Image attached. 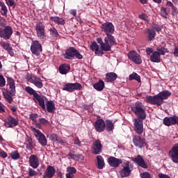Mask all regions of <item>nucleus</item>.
I'll return each instance as SVG.
<instances>
[{
	"label": "nucleus",
	"mask_w": 178,
	"mask_h": 178,
	"mask_svg": "<svg viewBox=\"0 0 178 178\" xmlns=\"http://www.w3.org/2000/svg\"><path fill=\"white\" fill-rule=\"evenodd\" d=\"M64 58L65 59H73V58H76V59H83V55H81L80 51H79L76 48L70 47L65 51Z\"/></svg>",
	"instance_id": "obj_6"
},
{
	"label": "nucleus",
	"mask_w": 178,
	"mask_h": 178,
	"mask_svg": "<svg viewBox=\"0 0 178 178\" xmlns=\"http://www.w3.org/2000/svg\"><path fill=\"white\" fill-rule=\"evenodd\" d=\"M159 97L161 98V99L163 101L164 99H168L170 95H172V92L168 91V90H163L162 92H160L159 93Z\"/></svg>",
	"instance_id": "obj_33"
},
{
	"label": "nucleus",
	"mask_w": 178,
	"mask_h": 178,
	"mask_svg": "<svg viewBox=\"0 0 178 178\" xmlns=\"http://www.w3.org/2000/svg\"><path fill=\"white\" fill-rule=\"evenodd\" d=\"M150 60L155 63H161V54L158 51H154L150 56Z\"/></svg>",
	"instance_id": "obj_28"
},
{
	"label": "nucleus",
	"mask_w": 178,
	"mask_h": 178,
	"mask_svg": "<svg viewBox=\"0 0 178 178\" xmlns=\"http://www.w3.org/2000/svg\"><path fill=\"white\" fill-rule=\"evenodd\" d=\"M93 154L95 155H98L99 152L102 151V145H101V142L99 140H95L93 143Z\"/></svg>",
	"instance_id": "obj_25"
},
{
	"label": "nucleus",
	"mask_w": 178,
	"mask_h": 178,
	"mask_svg": "<svg viewBox=\"0 0 178 178\" xmlns=\"http://www.w3.org/2000/svg\"><path fill=\"white\" fill-rule=\"evenodd\" d=\"M146 102H148L149 104H152V105H154V102H155L154 96H147Z\"/></svg>",
	"instance_id": "obj_44"
},
{
	"label": "nucleus",
	"mask_w": 178,
	"mask_h": 178,
	"mask_svg": "<svg viewBox=\"0 0 178 178\" xmlns=\"http://www.w3.org/2000/svg\"><path fill=\"white\" fill-rule=\"evenodd\" d=\"M31 130L38 140L40 144H41L42 147H45L47 145V138H45V135H44V134L40 132V130L35 129L34 127H31Z\"/></svg>",
	"instance_id": "obj_8"
},
{
	"label": "nucleus",
	"mask_w": 178,
	"mask_h": 178,
	"mask_svg": "<svg viewBox=\"0 0 178 178\" xmlns=\"http://www.w3.org/2000/svg\"><path fill=\"white\" fill-rule=\"evenodd\" d=\"M133 143L135 147H138V148H143V147H145V145H147L145 138H141L138 136H134Z\"/></svg>",
	"instance_id": "obj_17"
},
{
	"label": "nucleus",
	"mask_w": 178,
	"mask_h": 178,
	"mask_svg": "<svg viewBox=\"0 0 178 178\" xmlns=\"http://www.w3.org/2000/svg\"><path fill=\"white\" fill-rule=\"evenodd\" d=\"M50 34L51 35H52V37H57L58 35H59V34L58 33V31H56L55 28L50 29Z\"/></svg>",
	"instance_id": "obj_49"
},
{
	"label": "nucleus",
	"mask_w": 178,
	"mask_h": 178,
	"mask_svg": "<svg viewBox=\"0 0 178 178\" xmlns=\"http://www.w3.org/2000/svg\"><path fill=\"white\" fill-rule=\"evenodd\" d=\"M177 120H178V117L172 116V117H165L163 119V122L165 126H173L175 124H177Z\"/></svg>",
	"instance_id": "obj_19"
},
{
	"label": "nucleus",
	"mask_w": 178,
	"mask_h": 178,
	"mask_svg": "<svg viewBox=\"0 0 178 178\" xmlns=\"http://www.w3.org/2000/svg\"><path fill=\"white\" fill-rule=\"evenodd\" d=\"M101 29L106 35H111V34H113L115 31V26L111 22H106L102 24Z\"/></svg>",
	"instance_id": "obj_11"
},
{
	"label": "nucleus",
	"mask_w": 178,
	"mask_h": 178,
	"mask_svg": "<svg viewBox=\"0 0 178 178\" xmlns=\"http://www.w3.org/2000/svg\"><path fill=\"white\" fill-rule=\"evenodd\" d=\"M157 52L160 54V55H165V54H168V52H169V51L168 50V49L165 48V47H158L156 49Z\"/></svg>",
	"instance_id": "obj_42"
},
{
	"label": "nucleus",
	"mask_w": 178,
	"mask_h": 178,
	"mask_svg": "<svg viewBox=\"0 0 178 178\" xmlns=\"http://www.w3.org/2000/svg\"><path fill=\"white\" fill-rule=\"evenodd\" d=\"M17 120L12 117H10L6 121H5L6 127H15V126H17Z\"/></svg>",
	"instance_id": "obj_27"
},
{
	"label": "nucleus",
	"mask_w": 178,
	"mask_h": 178,
	"mask_svg": "<svg viewBox=\"0 0 178 178\" xmlns=\"http://www.w3.org/2000/svg\"><path fill=\"white\" fill-rule=\"evenodd\" d=\"M134 165L129 161H124L122 164V168L119 171V177L122 178L129 177L130 175H131V172H133V169Z\"/></svg>",
	"instance_id": "obj_3"
},
{
	"label": "nucleus",
	"mask_w": 178,
	"mask_h": 178,
	"mask_svg": "<svg viewBox=\"0 0 178 178\" xmlns=\"http://www.w3.org/2000/svg\"><path fill=\"white\" fill-rule=\"evenodd\" d=\"M25 145H26L27 149H31L33 148V140H31V138L27 137L26 138Z\"/></svg>",
	"instance_id": "obj_39"
},
{
	"label": "nucleus",
	"mask_w": 178,
	"mask_h": 178,
	"mask_svg": "<svg viewBox=\"0 0 178 178\" xmlns=\"http://www.w3.org/2000/svg\"><path fill=\"white\" fill-rule=\"evenodd\" d=\"M55 167L52 165L47 166L44 175H43L44 178H52L53 176H55Z\"/></svg>",
	"instance_id": "obj_22"
},
{
	"label": "nucleus",
	"mask_w": 178,
	"mask_h": 178,
	"mask_svg": "<svg viewBox=\"0 0 178 178\" xmlns=\"http://www.w3.org/2000/svg\"><path fill=\"white\" fill-rule=\"evenodd\" d=\"M90 49L93 51L96 55H98V56H102V55H104V50H102V49H99V46H98V44L95 42L91 44Z\"/></svg>",
	"instance_id": "obj_23"
},
{
	"label": "nucleus",
	"mask_w": 178,
	"mask_h": 178,
	"mask_svg": "<svg viewBox=\"0 0 178 178\" xmlns=\"http://www.w3.org/2000/svg\"><path fill=\"white\" fill-rule=\"evenodd\" d=\"M28 173L30 177H34V176H37V175H38V172L31 168H29Z\"/></svg>",
	"instance_id": "obj_43"
},
{
	"label": "nucleus",
	"mask_w": 178,
	"mask_h": 178,
	"mask_svg": "<svg viewBox=\"0 0 178 178\" xmlns=\"http://www.w3.org/2000/svg\"><path fill=\"white\" fill-rule=\"evenodd\" d=\"M97 159L98 169H104V167L105 166V161H104V157H102V156H97Z\"/></svg>",
	"instance_id": "obj_32"
},
{
	"label": "nucleus",
	"mask_w": 178,
	"mask_h": 178,
	"mask_svg": "<svg viewBox=\"0 0 178 178\" xmlns=\"http://www.w3.org/2000/svg\"><path fill=\"white\" fill-rule=\"evenodd\" d=\"M97 42L100 44L101 49L105 51H111L113 45L116 44V40L112 35H106L104 38V42L101 38H97Z\"/></svg>",
	"instance_id": "obj_2"
},
{
	"label": "nucleus",
	"mask_w": 178,
	"mask_h": 178,
	"mask_svg": "<svg viewBox=\"0 0 178 178\" xmlns=\"http://www.w3.org/2000/svg\"><path fill=\"white\" fill-rule=\"evenodd\" d=\"M6 84V81H5V78L3 76L0 75V87H5Z\"/></svg>",
	"instance_id": "obj_50"
},
{
	"label": "nucleus",
	"mask_w": 178,
	"mask_h": 178,
	"mask_svg": "<svg viewBox=\"0 0 178 178\" xmlns=\"http://www.w3.org/2000/svg\"><path fill=\"white\" fill-rule=\"evenodd\" d=\"M148 38L151 41L152 40H154L155 38L156 33L154 29H148Z\"/></svg>",
	"instance_id": "obj_40"
},
{
	"label": "nucleus",
	"mask_w": 178,
	"mask_h": 178,
	"mask_svg": "<svg viewBox=\"0 0 178 178\" xmlns=\"http://www.w3.org/2000/svg\"><path fill=\"white\" fill-rule=\"evenodd\" d=\"M50 140H52L53 141H57L58 140V135L56 134H51L49 136Z\"/></svg>",
	"instance_id": "obj_55"
},
{
	"label": "nucleus",
	"mask_w": 178,
	"mask_h": 178,
	"mask_svg": "<svg viewBox=\"0 0 178 178\" xmlns=\"http://www.w3.org/2000/svg\"><path fill=\"white\" fill-rule=\"evenodd\" d=\"M6 2L8 6H15V1L13 0H6Z\"/></svg>",
	"instance_id": "obj_54"
},
{
	"label": "nucleus",
	"mask_w": 178,
	"mask_h": 178,
	"mask_svg": "<svg viewBox=\"0 0 178 178\" xmlns=\"http://www.w3.org/2000/svg\"><path fill=\"white\" fill-rule=\"evenodd\" d=\"M50 19L51 22H54L56 24H63V23H65L63 19L60 18L59 17H50Z\"/></svg>",
	"instance_id": "obj_37"
},
{
	"label": "nucleus",
	"mask_w": 178,
	"mask_h": 178,
	"mask_svg": "<svg viewBox=\"0 0 178 178\" xmlns=\"http://www.w3.org/2000/svg\"><path fill=\"white\" fill-rule=\"evenodd\" d=\"M131 111L138 118H139V119H141L142 120H145V118H147L145 108L143 105V103L140 102H136L135 105L131 107Z\"/></svg>",
	"instance_id": "obj_5"
},
{
	"label": "nucleus",
	"mask_w": 178,
	"mask_h": 178,
	"mask_svg": "<svg viewBox=\"0 0 178 178\" xmlns=\"http://www.w3.org/2000/svg\"><path fill=\"white\" fill-rule=\"evenodd\" d=\"M0 45L3 49H6V51H9L12 48L10 47V44L6 42H1Z\"/></svg>",
	"instance_id": "obj_41"
},
{
	"label": "nucleus",
	"mask_w": 178,
	"mask_h": 178,
	"mask_svg": "<svg viewBox=\"0 0 178 178\" xmlns=\"http://www.w3.org/2000/svg\"><path fill=\"white\" fill-rule=\"evenodd\" d=\"M12 34H13L12 26H7L3 29H0V37L4 40H9Z\"/></svg>",
	"instance_id": "obj_13"
},
{
	"label": "nucleus",
	"mask_w": 178,
	"mask_h": 178,
	"mask_svg": "<svg viewBox=\"0 0 178 178\" xmlns=\"http://www.w3.org/2000/svg\"><path fill=\"white\" fill-rule=\"evenodd\" d=\"M35 31L37 37L41 41H44L47 38V33H45V25L42 22H37L35 26Z\"/></svg>",
	"instance_id": "obj_7"
},
{
	"label": "nucleus",
	"mask_w": 178,
	"mask_h": 178,
	"mask_svg": "<svg viewBox=\"0 0 178 178\" xmlns=\"http://www.w3.org/2000/svg\"><path fill=\"white\" fill-rule=\"evenodd\" d=\"M129 80H130V81L136 80V81H138V83H140L141 82V78L140 77V75H138L136 72H133L132 74H131L129 75Z\"/></svg>",
	"instance_id": "obj_35"
},
{
	"label": "nucleus",
	"mask_w": 178,
	"mask_h": 178,
	"mask_svg": "<svg viewBox=\"0 0 178 178\" xmlns=\"http://www.w3.org/2000/svg\"><path fill=\"white\" fill-rule=\"evenodd\" d=\"M158 176L159 178H171L170 177H169V175H166L162 173H159Z\"/></svg>",
	"instance_id": "obj_56"
},
{
	"label": "nucleus",
	"mask_w": 178,
	"mask_h": 178,
	"mask_svg": "<svg viewBox=\"0 0 178 178\" xmlns=\"http://www.w3.org/2000/svg\"><path fill=\"white\" fill-rule=\"evenodd\" d=\"M37 118H38V115L37 114H31L30 119L33 120V122H37Z\"/></svg>",
	"instance_id": "obj_53"
},
{
	"label": "nucleus",
	"mask_w": 178,
	"mask_h": 178,
	"mask_svg": "<svg viewBox=\"0 0 178 178\" xmlns=\"http://www.w3.org/2000/svg\"><path fill=\"white\" fill-rule=\"evenodd\" d=\"M106 129L107 131H112L113 129H115V126L113 125V122L111 121V120H106V124H105Z\"/></svg>",
	"instance_id": "obj_36"
},
{
	"label": "nucleus",
	"mask_w": 178,
	"mask_h": 178,
	"mask_svg": "<svg viewBox=\"0 0 178 178\" xmlns=\"http://www.w3.org/2000/svg\"><path fill=\"white\" fill-rule=\"evenodd\" d=\"M40 123H41V124H43L44 126H47V124H48L49 122L48 120H45V118H40L39 120Z\"/></svg>",
	"instance_id": "obj_52"
},
{
	"label": "nucleus",
	"mask_w": 178,
	"mask_h": 178,
	"mask_svg": "<svg viewBox=\"0 0 178 178\" xmlns=\"http://www.w3.org/2000/svg\"><path fill=\"white\" fill-rule=\"evenodd\" d=\"M81 88V85L79 83H66L63 86V90L64 91H67L68 92H73L74 90H80Z\"/></svg>",
	"instance_id": "obj_16"
},
{
	"label": "nucleus",
	"mask_w": 178,
	"mask_h": 178,
	"mask_svg": "<svg viewBox=\"0 0 178 178\" xmlns=\"http://www.w3.org/2000/svg\"><path fill=\"white\" fill-rule=\"evenodd\" d=\"M154 29L156 31H161V30H162V26H155Z\"/></svg>",
	"instance_id": "obj_63"
},
{
	"label": "nucleus",
	"mask_w": 178,
	"mask_h": 178,
	"mask_svg": "<svg viewBox=\"0 0 178 178\" xmlns=\"http://www.w3.org/2000/svg\"><path fill=\"white\" fill-rule=\"evenodd\" d=\"M93 87L95 90H97V91H102V90L105 88V83H104V81L99 80L93 85Z\"/></svg>",
	"instance_id": "obj_30"
},
{
	"label": "nucleus",
	"mask_w": 178,
	"mask_h": 178,
	"mask_svg": "<svg viewBox=\"0 0 178 178\" xmlns=\"http://www.w3.org/2000/svg\"><path fill=\"white\" fill-rule=\"evenodd\" d=\"M166 5L167 6H170L172 9H175V6H173V3L171 1H167Z\"/></svg>",
	"instance_id": "obj_60"
},
{
	"label": "nucleus",
	"mask_w": 178,
	"mask_h": 178,
	"mask_svg": "<svg viewBox=\"0 0 178 178\" xmlns=\"http://www.w3.org/2000/svg\"><path fill=\"white\" fill-rule=\"evenodd\" d=\"M132 161L136 162V163L140 166V168H143L144 169H147V168H148V165H147L145 161H144V159H143V156L140 155H138L136 158H132Z\"/></svg>",
	"instance_id": "obj_24"
},
{
	"label": "nucleus",
	"mask_w": 178,
	"mask_h": 178,
	"mask_svg": "<svg viewBox=\"0 0 178 178\" xmlns=\"http://www.w3.org/2000/svg\"><path fill=\"white\" fill-rule=\"evenodd\" d=\"M25 91H26L28 94H30V95H33L35 102L38 104L42 109H45V100L44 99V97L35 92V90H34V89L30 86L26 87Z\"/></svg>",
	"instance_id": "obj_4"
},
{
	"label": "nucleus",
	"mask_w": 178,
	"mask_h": 178,
	"mask_svg": "<svg viewBox=\"0 0 178 178\" xmlns=\"http://www.w3.org/2000/svg\"><path fill=\"white\" fill-rule=\"evenodd\" d=\"M161 15L163 17H165L166 18L167 16H168V13L166 12V8L162 7L161 8Z\"/></svg>",
	"instance_id": "obj_51"
},
{
	"label": "nucleus",
	"mask_w": 178,
	"mask_h": 178,
	"mask_svg": "<svg viewBox=\"0 0 178 178\" xmlns=\"http://www.w3.org/2000/svg\"><path fill=\"white\" fill-rule=\"evenodd\" d=\"M0 156H1V158H6L8 156V154L3 151H0Z\"/></svg>",
	"instance_id": "obj_57"
},
{
	"label": "nucleus",
	"mask_w": 178,
	"mask_h": 178,
	"mask_svg": "<svg viewBox=\"0 0 178 178\" xmlns=\"http://www.w3.org/2000/svg\"><path fill=\"white\" fill-rule=\"evenodd\" d=\"M26 80L29 83L34 84V86L38 87V88H42V80H41V79L38 78V76L28 74L26 75Z\"/></svg>",
	"instance_id": "obj_9"
},
{
	"label": "nucleus",
	"mask_w": 178,
	"mask_h": 178,
	"mask_svg": "<svg viewBox=\"0 0 178 178\" xmlns=\"http://www.w3.org/2000/svg\"><path fill=\"white\" fill-rule=\"evenodd\" d=\"M170 159L175 163H178V144L173 145L172 149L169 151Z\"/></svg>",
	"instance_id": "obj_15"
},
{
	"label": "nucleus",
	"mask_w": 178,
	"mask_h": 178,
	"mask_svg": "<svg viewBox=\"0 0 178 178\" xmlns=\"http://www.w3.org/2000/svg\"><path fill=\"white\" fill-rule=\"evenodd\" d=\"M71 158H72V159H75V161H83V159H84V156H83V155L79 154V155H72Z\"/></svg>",
	"instance_id": "obj_46"
},
{
	"label": "nucleus",
	"mask_w": 178,
	"mask_h": 178,
	"mask_svg": "<svg viewBox=\"0 0 178 178\" xmlns=\"http://www.w3.org/2000/svg\"><path fill=\"white\" fill-rule=\"evenodd\" d=\"M29 163L31 168L37 169V168L40 166V159H38L35 155L32 154L29 157Z\"/></svg>",
	"instance_id": "obj_20"
},
{
	"label": "nucleus",
	"mask_w": 178,
	"mask_h": 178,
	"mask_svg": "<svg viewBox=\"0 0 178 178\" xmlns=\"http://www.w3.org/2000/svg\"><path fill=\"white\" fill-rule=\"evenodd\" d=\"M108 165L112 168H118L121 163H123V161L120 159H118L114 156H111L108 159Z\"/></svg>",
	"instance_id": "obj_18"
},
{
	"label": "nucleus",
	"mask_w": 178,
	"mask_h": 178,
	"mask_svg": "<svg viewBox=\"0 0 178 178\" xmlns=\"http://www.w3.org/2000/svg\"><path fill=\"white\" fill-rule=\"evenodd\" d=\"M31 51L33 55H36V56H40V54L42 52V45L40 44L38 40L32 41V44L31 46Z\"/></svg>",
	"instance_id": "obj_10"
},
{
	"label": "nucleus",
	"mask_w": 178,
	"mask_h": 178,
	"mask_svg": "<svg viewBox=\"0 0 178 178\" xmlns=\"http://www.w3.org/2000/svg\"><path fill=\"white\" fill-rule=\"evenodd\" d=\"M163 104V101L162 100L159 94L154 96V105L161 106Z\"/></svg>",
	"instance_id": "obj_38"
},
{
	"label": "nucleus",
	"mask_w": 178,
	"mask_h": 178,
	"mask_svg": "<svg viewBox=\"0 0 178 178\" xmlns=\"http://www.w3.org/2000/svg\"><path fill=\"white\" fill-rule=\"evenodd\" d=\"M70 70V65L69 64H63L59 67V72L60 74H67Z\"/></svg>",
	"instance_id": "obj_29"
},
{
	"label": "nucleus",
	"mask_w": 178,
	"mask_h": 178,
	"mask_svg": "<svg viewBox=\"0 0 178 178\" xmlns=\"http://www.w3.org/2000/svg\"><path fill=\"white\" fill-rule=\"evenodd\" d=\"M67 172H68V173L66 174V178H73L74 177V173H76V170L74 167H68L67 168Z\"/></svg>",
	"instance_id": "obj_31"
},
{
	"label": "nucleus",
	"mask_w": 178,
	"mask_h": 178,
	"mask_svg": "<svg viewBox=\"0 0 178 178\" xmlns=\"http://www.w3.org/2000/svg\"><path fill=\"white\" fill-rule=\"evenodd\" d=\"M1 13L3 16H6L8 15V8H6V6L4 4L1 7Z\"/></svg>",
	"instance_id": "obj_47"
},
{
	"label": "nucleus",
	"mask_w": 178,
	"mask_h": 178,
	"mask_svg": "<svg viewBox=\"0 0 178 178\" xmlns=\"http://www.w3.org/2000/svg\"><path fill=\"white\" fill-rule=\"evenodd\" d=\"M10 156L12 159H19V158H20V154L17 151H15L10 153Z\"/></svg>",
	"instance_id": "obj_45"
},
{
	"label": "nucleus",
	"mask_w": 178,
	"mask_h": 178,
	"mask_svg": "<svg viewBox=\"0 0 178 178\" xmlns=\"http://www.w3.org/2000/svg\"><path fill=\"white\" fill-rule=\"evenodd\" d=\"M118 79V74L115 72H109L106 74L105 81L106 83H113Z\"/></svg>",
	"instance_id": "obj_26"
},
{
	"label": "nucleus",
	"mask_w": 178,
	"mask_h": 178,
	"mask_svg": "<svg viewBox=\"0 0 178 178\" xmlns=\"http://www.w3.org/2000/svg\"><path fill=\"white\" fill-rule=\"evenodd\" d=\"M70 15H72V16L76 17L77 15V11L76 10H70Z\"/></svg>",
	"instance_id": "obj_58"
},
{
	"label": "nucleus",
	"mask_w": 178,
	"mask_h": 178,
	"mask_svg": "<svg viewBox=\"0 0 178 178\" xmlns=\"http://www.w3.org/2000/svg\"><path fill=\"white\" fill-rule=\"evenodd\" d=\"M134 130L137 134H143L144 131V123L141 118H136L134 120Z\"/></svg>",
	"instance_id": "obj_14"
},
{
	"label": "nucleus",
	"mask_w": 178,
	"mask_h": 178,
	"mask_svg": "<svg viewBox=\"0 0 178 178\" xmlns=\"http://www.w3.org/2000/svg\"><path fill=\"white\" fill-rule=\"evenodd\" d=\"M57 143H59V144H65L66 141L65 140H63L62 138H60L58 137V140H56Z\"/></svg>",
	"instance_id": "obj_59"
},
{
	"label": "nucleus",
	"mask_w": 178,
	"mask_h": 178,
	"mask_svg": "<svg viewBox=\"0 0 178 178\" xmlns=\"http://www.w3.org/2000/svg\"><path fill=\"white\" fill-rule=\"evenodd\" d=\"M7 87H8V90H5L3 92V97L7 101V102H12L13 101V95L16 94V86H15V79L8 77L7 78Z\"/></svg>",
	"instance_id": "obj_1"
},
{
	"label": "nucleus",
	"mask_w": 178,
	"mask_h": 178,
	"mask_svg": "<svg viewBox=\"0 0 178 178\" xmlns=\"http://www.w3.org/2000/svg\"><path fill=\"white\" fill-rule=\"evenodd\" d=\"M152 48H147L146 49V52L147 54V55H149L150 54H152Z\"/></svg>",
	"instance_id": "obj_62"
},
{
	"label": "nucleus",
	"mask_w": 178,
	"mask_h": 178,
	"mask_svg": "<svg viewBox=\"0 0 178 178\" xmlns=\"http://www.w3.org/2000/svg\"><path fill=\"white\" fill-rule=\"evenodd\" d=\"M47 111L52 113L55 111V104L52 101H47L46 103Z\"/></svg>",
	"instance_id": "obj_34"
},
{
	"label": "nucleus",
	"mask_w": 178,
	"mask_h": 178,
	"mask_svg": "<svg viewBox=\"0 0 178 178\" xmlns=\"http://www.w3.org/2000/svg\"><path fill=\"white\" fill-rule=\"evenodd\" d=\"M140 177L141 178H152V175L149 172H145L143 173H140Z\"/></svg>",
	"instance_id": "obj_48"
},
{
	"label": "nucleus",
	"mask_w": 178,
	"mask_h": 178,
	"mask_svg": "<svg viewBox=\"0 0 178 178\" xmlns=\"http://www.w3.org/2000/svg\"><path fill=\"white\" fill-rule=\"evenodd\" d=\"M140 18L142 19V20H147V17L145 14H141Z\"/></svg>",
	"instance_id": "obj_61"
},
{
	"label": "nucleus",
	"mask_w": 178,
	"mask_h": 178,
	"mask_svg": "<svg viewBox=\"0 0 178 178\" xmlns=\"http://www.w3.org/2000/svg\"><path fill=\"white\" fill-rule=\"evenodd\" d=\"M128 58L130 60H132L134 63H136V65H141V63H143L141 56L134 51H131L128 53Z\"/></svg>",
	"instance_id": "obj_12"
},
{
	"label": "nucleus",
	"mask_w": 178,
	"mask_h": 178,
	"mask_svg": "<svg viewBox=\"0 0 178 178\" xmlns=\"http://www.w3.org/2000/svg\"><path fill=\"white\" fill-rule=\"evenodd\" d=\"M175 56H178V47H176L174 51Z\"/></svg>",
	"instance_id": "obj_64"
},
{
	"label": "nucleus",
	"mask_w": 178,
	"mask_h": 178,
	"mask_svg": "<svg viewBox=\"0 0 178 178\" xmlns=\"http://www.w3.org/2000/svg\"><path fill=\"white\" fill-rule=\"evenodd\" d=\"M105 121L102 119L97 120L95 123V129L99 133H102L105 130Z\"/></svg>",
	"instance_id": "obj_21"
}]
</instances>
